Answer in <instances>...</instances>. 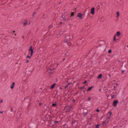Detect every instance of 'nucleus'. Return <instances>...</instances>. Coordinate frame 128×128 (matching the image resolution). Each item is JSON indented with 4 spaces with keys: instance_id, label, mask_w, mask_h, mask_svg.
<instances>
[{
    "instance_id": "obj_6",
    "label": "nucleus",
    "mask_w": 128,
    "mask_h": 128,
    "mask_svg": "<svg viewBox=\"0 0 128 128\" xmlns=\"http://www.w3.org/2000/svg\"><path fill=\"white\" fill-rule=\"evenodd\" d=\"M94 8L92 7L91 9L90 13L92 15H94Z\"/></svg>"
},
{
    "instance_id": "obj_33",
    "label": "nucleus",
    "mask_w": 128,
    "mask_h": 128,
    "mask_svg": "<svg viewBox=\"0 0 128 128\" xmlns=\"http://www.w3.org/2000/svg\"><path fill=\"white\" fill-rule=\"evenodd\" d=\"M111 116H108V119H110V117Z\"/></svg>"
},
{
    "instance_id": "obj_24",
    "label": "nucleus",
    "mask_w": 128,
    "mask_h": 128,
    "mask_svg": "<svg viewBox=\"0 0 128 128\" xmlns=\"http://www.w3.org/2000/svg\"><path fill=\"white\" fill-rule=\"evenodd\" d=\"M65 16L64 15H62V17L63 18V19H64L65 18Z\"/></svg>"
},
{
    "instance_id": "obj_4",
    "label": "nucleus",
    "mask_w": 128,
    "mask_h": 128,
    "mask_svg": "<svg viewBox=\"0 0 128 128\" xmlns=\"http://www.w3.org/2000/svg\"><path fill=\"white\" fill-rule=\"evenodd\" d=\"M118 103V101L115 100H114L112 104L114 107H115L117 106V104Z\"/></svg>"
},
{
    "instance_id": "obj_39",
    "label": "nucleus",
    "mask_w": 128,
    "mask_h": 128,
    "mask_svg": "<svg viewBox=\"0 0 128 128\" xmlns=\"http://www.w3.org/2000/svg\"><path fill=\"white\" fill-rule=\"evenodd\" d=\"M72 84V83H68V85L69 84Z\"/></svg>"
},
{
    "instance_id": "obj_13",
    "label": "nucleus",
    "mask_w": 128,
    "mask_h": 128,
    "mask_svg": "<svg viewBox=\"0 0 128 128\" xmlns=\"http://www.w3.org/2000/svg\"><path fill=\"white\" fill-rule=\"evenodd\" d=\"M76 122H77V121L76 120H75L74 121H72V125L73 124H75Z\"/></svg>"
},
{
    "instance_id": "obj_27",
    "label": "nucleus",
    "mask_w": 128,
    "mask_h": 128,
    "mask_svg": "<svg viewBox=\"0 0 128 128\" xmlns=\"http://www.w3.org/2000/svg\"><path fill=\"white\" fill-rule=\"evenodd\" d=\"M36 13V10H35L34 12H33L32 14H35Z\"/></svg>"
},
{
    "instance_id": "obj_47",
    "label": "nucleus",
    "mask_w": 128,
    "mask_h": 128,
    "mask_svg": "<svg viewBox=\"0 0 128 128\" xmlns=\"http://www.w3.org/2000/svg\"><path fill=\"white\" fill-rule=\"evenodd\" d=\"M2 112H2V111H1L0 112V113L1 114H2Z\"/></svg>"
},
{
    "instance_id": "obj_32",
    "label": "nucleus",
    "mask_w": 128,
    "mask_h": 128,
    "mask_svg": "<svg viewBox=\"0 0 128 128\" xmlns=\"http://www.w3.org/2000/svg\"><path fill=\"white\" fill-rule=\"evenodd\" d=\"M11 112H13V108H11Z\"/></svg>"
},
{
    "instance_id": "obj_9",
    "label": "nucleus",
    "mask_w": 128,
    "mask_h": 128,
    "mask_svg": "<svg viewBox=\"0 0 128 128\" xmlns=\"http://www.w3.org/2000/svg\"><path fill=\"white\" fill-rule=\"evenodd\" d=\"M15 83L14 82H13L12 83V84L11 85V87H10V88L11 89H12L14 88V85H15Z\"/></svg>"
},
{
    "instance_id": "obj_34",
    "label": "nucleus",
    "mask_w": 128,
    "mask_h": 128,
    "mask_svg": "<svg viewBox=\"0 0 128 128\" xmlns=\"http://www.w3.org/2000/svg\"><path fill=\"white\" fill-rule=\"evenodd\" d=\"M114 90H116V86H114Z\"/></svg>"
},
{
    "instance_id": "obj_44",
    "label": "nucleus",
    "mask_w": 128,
    "mask_h": 128,
    "mask_svg": "<svg viewBox=\"0 0 128 128\" xmlns=\"http://www.w3.org/2000/svg\"><path fill=\"white\" fill-rule=\"evenodd\" d=\"M82 91H83V92L84 93L85 92V91L84 90H83Z\"/></svg>"
},
{
    "instance_id": "obj_35",
    "label": "nucleus",
    "mask_w": 128,
    "mask_h": 128,
    "mask_svg": "<svg viewBox=\"0 0 128 128\" xmlns=\"http://www.w3.org/2000/svg\"><path fill=\"white\" fill-rule=\"evenodd\" d=\"M28 62H29V61H28V60H26V63H28Z\"/></svg>"
},
{
    "instance_id": "obj_7",
    "label": "nucleus",
    "mask_w": 128,
    "mask_h": 128,
    "mask_svg": "<svg viewBox=\"0 0 128 128\" xmlns=\"http://www.w3.org/2000/svg\"><path fill=\"white\" fill-rule=\"evenodd\" d=\"M94 86H92L91 87L88 88L86 90L88 92L90 91L92 89V88Z\"/></svg>"
},
{
    "instance_id": "obj_46",
    "label": "nucleus",
    "mask_w": 128,
    "mask_h": 128,
    "mask_svg": "<svg viewBox=\"0 0 128 128\" xmlns=\"http://www.w3.org/2000/svg\"><path fill=\"white\" fill-rule=\"evenodd\" d=\"M65 60V58H64L63 59V60H63V61H64V60Z\"/></svg>"
},
{
    "instance_id": "obj_16",
    "label": "nucleus",
    "mask_w": 128,
    "mask_h": 128,
    "mask_svg": "<svg viewBox=\"0 0 128 128\" xmlns=\"http://www.w3.org/2000/svg\"><path fill=\"white\" fill-rule=\"evenodd\" d=\"M74 12H71V17L72 16H74Z\"/></svg>"
},
{
    "instance_id": "obj_45",
    "label": "nucleus",
    "mask_w": 128,
    "mask_h": 128,
    "mask_svg": "<svg viewBox=\"0 0 128 128\" xmlns=\"http://www.w3.org/2000/svg\"><path fill=\"white\" fill-rule=\"evenodd\" d=\"M116 86H117L118 85V84L116 83Z\"/></svg>"
},
{
    "instance_id": "obj_36",
    "label": "nucleus",
    "mask_w": 128,
    "mask_h": 128,
    "mask_svg": "<svg viewBox=\"0 0 128 128\" xmlns=\"http://www.w3.org/2000/svg\"><path fill=\"white\" fill-rule=\"evenodd\" d=\"M42 104L41 103H40L39 104V106H41Z\"/></svg>"
},
{
    "instance_id": "obj_25",
    "label": "nucleus",
    "mask_w": 128,
    "mask_h": 128,
    "mask_svg": "<svg viewBox=\"0 0 128 128\" xmlns=\"http://www.w3.org/2000/svg\"><path fill=\"white\" fill-rule=\"evenodd\" d=\"M52 25H50V26H49V28L50 29L51 28H52Z\"/></svg>"
},
{
    "instance_id": "obj_12",
    "label": "nucleus",
    "mask_w": 128,
    "mask_h": 128,
    "mask_svg": "<svg viewBox=\"0 0 128 128\" xmlns=\"http://www.w3.org/2000/svg\"><path fill=\"white\" fill-rule=\"evenodd\" d=\"M28 23V21L27 20H26L25 21V22L23 24V26H26V25Z\"/></svg>"
},
{
    "instance_id": "obj_11",
    "label": "nucleus",
    "mask_w": 128,
    "mask_h": 128,
    "mask_svg": "<svg viewBox=\"0 0 128 128\" xmlns=\"http://www.w3.org/2000/svg\"><path fill=\"white\" fill-rule=\"evenodd\" d=\"M56 84L55 83H54V84H52L50 88V89H53L55 87V85Z\"/></svg>"
},
{
    "instance_id": "obj_30",
    "label": "nucleus",
    "mask_w": 128,
    "mask_h": 128,
    "mask_svg": "<svg viewBox=\"0 0 128 128\" xmlns=\"http://www.w3.org/2000/svg\"><path fill=\"white\" fill-rule=\"evenodd\" d=\"M87 82V80H85V81L84 82V84H86Z\"/></svg>"
},
{
    "instance_id": "obj_61",
    "label": "nucleus",
    "mask_w": 128,
    "mask_h": 128,
    "mask_svg": "<svg viewBox=\"0 0 128 128\" xmlns=\"http://www.w3.org/2000/svg\"><path fill=\"white\" fill-rule=\"evenodd\" d=\"M127 47H128V45L127 46Z\"/></svg>"
},
{
    "instance_id": "obj_17",
    "label": "nucleus",
    "mask_w": 128,
    "mask_h": 128,
    "mask_svg": "<svg viewBox=\"0 0 128 128\" xmlns=\"http://www.w3.org/2000/svg\"><path fill=\"white\" fill-rule=\"evenodd\" d=\"M52 106L53 107L55 106H56V104L55 103H53L52 104Z\"/></svg>"
},
{
    "instance_id": "obj_60",
    "label": "nucleus",
    "mask_w": 128,
    "mask_h": 128,
    "mask_svg": "<svg viewBox=\"0 0 128 128\" xmlns=\"http://www.w3.org/2000/svg\"><path fill=\"white\" fill-rule=\"evenodd\" d=\"M116 127V126L114 127V128H115V127Z\"/></svg>"
},
{
    "instance_id": "obj_31",
    "label": "nucleus",
    "mask_w": 128,
    "mask_h": 128,
    "mask_svg": "<svg viewBox=\"0 0 128 128\" xmlns=\"http://www.w3.org/2000/svg\"><path fill=\"white\" fill-rule=\"evenodd\" d=\"M96 111L98 112H99V109H97L96 110Z\"/></svg>"
},
{
    "instance_id": "obj_3",
    "label": "nucleus",
    "mask_w": 128,
    "mask_h": 128,
    "mask_svg": "<svg viewBox=\"0 0 128 128\" xmlns=\"http://www.w3.org/2000/svg\"><path fill=\"white\" fill-rule=\"evenodd\" d=\"M120 35V33L119 31L117 32L116 34L114 36L113 40L114 41L116 40V36H119Z\"/></svg>"
},
{
    "instance_id": "obj_51",
    "label": "nucleus",
    "mask_w": 128,
    "mask_h": 128,
    "mask_svg": "<svg viewBox=\"0 0 128 128\" xmlns=\"http://www.w3.org/2000/svg\"><path fill=\"white\" fill-rule=\"evenodd\" d=\"M64 20L65 21H66V19H64Z\"/></svg>"
},
{
    "instance_id": "obj_40",
    "label": "nucleus",
    "mask_w": 128,
    "mask_h": 128,
    "mask_svg": "<svg viewBox=\"0 0 128 128\" xmlns=\"http://www.w3.org/2000/svg\"><path fill=\"white\" fill-rule=\"evenodd\" d=\"M3 102V100H1L0 102Z\"/></svg>"
},
{
    "instance_id": "obj_53",
    "label": "nucleus",
    "mask_w": 128,
    "mask_h": 128,
    "mask_svg": "<svg viewBox=\"0 0 128 128\" xmlns=\"http://www.w3.org/2000/svg\"><path fill=\"white\" fill-rule=\"evenodd\" d=\"M101 89H100L99 90V91H101Z\"/></svg>"
},
{
    "instance_id": "obj_48",
    "label": "nucleus",
    "mask_w": 128,
    "mask_h": 128,
    "mask_svg": "<svg viewBox=\"0 0 128 128\" xmlns=\"http://www.w3.org/2000/svg\"><path fill=\"white\" fill-rule=\"evenodd\" d=\"M70 109H69V110H68V112L70 111Z\"/></svg>"
},
{
    "instance_id": "obj_29",
    "label": "nucleus",
    "mask_w": 128,
    "mask_h": 128,
    "mask_svg": "<svg viewBox=\"0 0 128 128\" xmlns=\"http://www.w3.org/2000/svg\"><path fill=\"white\" fill-rule=\"evenodd\" d=\"M91 100V98L90 97H89L88 99V101H90Z\"/></svg>"
},
{
    "instance_id": "obj_19",
    "label": "nucleus",
    "mask_w": 128,
    "mask_h": 128,
    "mask_svg": "<svg viewBox=\"0 0 128 128\" xmlns=\"http://www.w3.org/2000/svg\"><path fill=\"white\" fill-rule=\"evenodd\" d=\"M88 114L87 112H84V117H85Z\"/></svg>"
},
{
    "instance_id": "obj_50",
    "label": "nucleus",
    "mask_w": 128,
    "mask_h": 128,
    "mask_svg": "<svg viewBox=\"0 0 128 128\" xmlns=\"http://www.w3.org/2000/svg\"><path fill=\"white\" fill-rule=\"evenodd\" d=\"M109 76L110 77V76H111L110 75V74H109Z\"/></svg>"
},
{
    "instance_id": "obj_57",
    "label": "nucleus",
    "mask_w": 128,
    "mask_h": 128,
    "mask_svg": "<svg viewBox=\"0 0 128 128\" xmlns=\"http://www.w3.org/2000/svg\"><path fill=\"white\" fill-rule=\"evenodd\" d=\"M66 53L65 54V55H66Z\"/></svg>"
},
{
    "instance_id": "obj_14",
    "label": "nucleus",
    "mask_w": 128,
    "mask_h": 128,
    "mask_svg": "<svg viewBox=\"0 0 128 128\" xmlns=\"http://www.w3.org/2000/svg\"><path fill=\"white\" fill-rule=\"evenodd\" d=\"M116 14H117L116 17H117L118 18L119 17V16H120V14L119 12L118 11H117L116 12Z\"/></svg>"
},
{
    "instance_id": "obj_26",
    "label": "nucleus",
    "mask_w": 128,
    "mask_h": 128,
    "mask_svg": "<svg viewBox=\"0 0 128 128\" xmlns=\"http://www.w3.org/2000/svg\"><path fill=\"white\" fill-rule=\"evenodd\" d=\"M124 71L123 70H122L121 71V73L122 74H123L124 73Z\"/></svg>"
},
{
    "instance_id": "obj_41",
    "label": "nucleus",
    "mask_w": 128,
    "mask_h": 128,
    "mask_svg": "<svg viewBox=\"0 0 128 128\" xmlns=\"http://www.w3.org/2000/svg\"><path fill=\"white\" fill-rule=\"evenodd\" d=\"M87 112V111H86V110H84V112Z\"/></svg>"
},
{
    "instance_id": "obj_15",
    "label": "nucleus",
    "mask_w": 128,
    "mask_h": 128,
    "mask_svg": "<svg viewBox=\"0 0 128 128\" xmlns=\"http://www.w3.org/2000/svg\"><path fill=\"white\" fill-rule=\"evenodd\" d=\"M100 125L99 124H97L96 126V128H100L99 127Z\"/></svg>"
},
{
    "instance_id": "obj_38",
    "label": "nucleus",
    "mask_w": 128,
    "mask_h": 128,
    "mask_svg": "<svg viewBox=\"0 0 128 128\" xmlns=\"http://www.w3.org/2000/svg\"><path fill=\"white\" fill-rule=\"evenodd\" d=\"M74 102L75 101V100H73L72 101V102Z\"/></svg>"
},
{
    "instance_id": "obj_8",
    "label": "nucleus",
    "mask_w": 128,
    "mask_h": 128,
    "mask_svg": "<svg viewBox=\"0 0 128 128\" xmlns=\"http://www.w3.org/2000/svg\"><path fill=\"white\" fill-rule=\"evenodd\" d=\"M108 122H106V121H104L103 122L102 124L104 126H105L108 123Z\"/></svg>"
},
{
    "instance_id": "obj_62",
    "label": "nucleus",
    "mask_w": 128,
    "mask_h": 128,
    "mask_svg": "<svg viewBox=\"0 0 128 128\" xmlns=\"http://www.w3.org/2000/svg\"><path fill=\"white\" fill-rule=\"evenodd\" d=\"M40 89L42 90V88H40Z\"/></svg>"
},
{
    "instance_id": "obj_10",
    "label": "nucleus",
    "mask_w": 128,
    "mask_h": 128,
    "mask_svg": "<svg viewBox=\"0 0 128 128\" xmlns=\"http://www.w3.org/2000/svg\"><path fill=\"white\" fill-rule=\"evenodd\" d=\"M102 74H99L98 77V79H100V78H101L102 77Z\"/></svg>"
},
{
    "instance_id": "obj_21",
    "label": "nucleus",
    "mask_w": 128,
    "mask_h": 128,
    "mask_svg": "<svg viewBox=\"0 0 128 128\" xmlns=\"http://www.w3.org/2000/svg\"><path fill=\"white\" fill-rule=\"evenodd\" d=\"M59 122H59V121H57L56 120H55L54 122V124H56L57 123H59Z\"/></svg>"
},
{
    "instance_id": "obj_42",
    "label": "nucleus",
    "mask_w": 128,
    "mask_h": 128,
    "mask_svg": "<svg viewBox=\"0 0 128 128\" xmlns=\"http://www.w3.org/2000/svg\"><path fill=\"white\" fill-rule=\"evenodd\" d=\"M62 22H60V24H62Z\"/></svg>"
},
{
    "instance_id": "obj_20",
    "label": "nucleus",
    "mask_w": 128,
    "mask_h": 128,
    "mask_svg": "<svg viewBox=\"0 0 128 128\" xmlns=\"http://www.w3.org/2000/svg\"><path fill=\"white\" fill-rule=\"evenodd\" d=\"M116 96H115L114 95H113L112 96V98L113 99L115 98L116 97Z\"/></svg>"
},
{
    "instance_id": "obj_18",
    "label": "nucleus",
    "mask_w": 128,
    "mask_h": 128,
    "mask_svg": "<svg viewBox=\"0 0 128 128\" xmlns=\"http://www.w3.org/2000/svg\"><path fill=\"white\" fill-rule=\"evenodd\" d=\"M54 70V69L53 68H48L47 69V70H50V71L53 70Z\"/></svg>"
},
{
    "instance_id": "obj_22",
    "label": "nucleus",
    "mask_w": 128,
    "mask_h": 128,
    "mask_svg": "<svg viewBox=\"0 0 128 128\" xmlns=\"http://www.w3.org/2000/svg\"><path fill=\"white\" fill-rule=\"evenodd\" d=\"M112 52V50H109L108 51V52L109 53H111Z\"/></svg>"
},
{
    "instance_id": "obj_54",
    "label": "nucleus",
    "mask_w": 128,
    "mask_h": 128,
    "mask_svg": "<svg viewBox=\"0 0 128 128\" xmlns=\"http://www.w3.org/2000/svg\"><path fill=\"white\" fill-rule=\"evenodd\" d=\"M14 34V35L15 36H16V34Z\"/></svg>"
},
{
    "instance_id": "obj_1",
    "label": "nucleus",
    "mask_w": 128,
    "mask_h": 128,
    "mask_svg": "<svg viewBox=\"0 0 128 128\" xmlns=\"http://www.w3.org/2000/svg\"><path fill=\"white\" fill-rule=\"evenodd\" d=\"M73 36L72 35L70 36V35H68L66 36L65 38V42H67L68 41H70L72 38Z\"/></svg>"
},
{
    "instance_id": "obj_2",
    "label": "nucleus",
    "mask_w": 128,
    "mask_h": 128,
    "mask_svg": "<svg viewBox=\"0 0 128 128\" xmlns=\"http://www.w3.org/2000/svg\"><path fill=\"white\" fill-rule=\"evenodd\" d=\"M34 49H32V46H31L30 48V49L28 50V52L29 53L30 52V51H31V53H30V56H29L28 55L27 56V58H30L33 55V54L34 52Z\"/></svg>"
},
{
    "instance_id": "obj_55",
    "label": "nucleus",
    "mask_w": 128,
    "mask_h": 128,
    "mask_svg": "<svg viewBox=\"0 0 128 128\" xmlns=\"http://www.w3.org/2000/svg\"><path fill=\"white\" fill-rule=\"evenodd\" d=\"M30 22H29L28 23V24H30Z\"/></svg>"
},
{
    "instance_id": "obj_37",
    "label": "nucleus",
    "mask_w": 128,
    "mask_h": 128,
    "mask_svg": "<svg viewBox=\"0 0 128 128\" xmlns=\"http://www.w3.org/2000/svg\"><path fill=\"white\" fill-rule=\"evenodd\" d=\"M68 86V85L66 86H65V87H64V88H66Z\"/></svg>"
},
{
    "instance_id": "obj_5",
    "label": "nucleus",
    "mask_w": 128,
    "mask_h": 128,
    "mask_svg": "<svg viewBox=\"0 0 128 128\" xmlns=\"http://www.w3.org/2000/svg\"><path fill=\"white\" fill-rule=\"evenodd\" d=\"M84 14H82L80 12L79 13H78L77 15V17L80 18L81 19H82V16Z\"/></svg>"
},
{
    "instance_id": "obj_43",
    "label": "nucleus",
    "mask_w": 128,
    "mask_h": 128,
    "mask_svg": "<svg viewBox=\"0 0 128 128\" xmlns=\"http://www.w3.org/2000/svg\"><path fill=\"white\" fill-rule=\"evenodd\" d=\"M59 88L61 90L62 89V88L61 87H60Z\"/></svg>"
},
{
    "instance_id": "obj_49",
    "label": "nucleus",
    "mask_w": 128,
    "mask_h": 128,
    "mask_svg": "<svg viewBox=\"0 0 128 128\" xmlns=\"http://www.w3.org/2000/svg\"><path fill=\"white\" fill-rule=\"evenodd\" d=\"M36 102H39V100H37Z\"/></svg>"
},
{
    "instance_id": "obj_23",
    "label": "nucleus",
    "mask_w": 128,
    "mask_h": 128,
    "mask_svg": "<svg viewBox=\"0 0 128 128\" xmlns=\"http://www.w3.org/2000/svg\"><path fill=\"white\" fill-rule=\"evenodd\" d=\"M108 113L110 114L109 116H111V115L112 114V112H110V111H109L108 112Z\"/></svg>"
},
{
    "instance_id": "obj_52",
    "label": "nucleus",
    "mask_w": 128,
    "mask_h": 128,
    "mask_svg": "<svg viewBox=\"0 0 128 128\" xmlns=\"http://www.w3.org/2000/svg\"><path fill=\"white\" fill-rule=\"evenodd\" d=\"M13 32H15V30H14L13 31Z\"/></svg>"
},
{
    "instance_id": "obj_56",
    "label": "nucleus",
    "mask_w": 128,
    "mask_h": 128,
    "mask_svg": "<svg viewBox=\"0 0 128 128\" xmlns=\"http://www.w3.org/2000/svg\"><path fill=\"white\" fill-rule=\"evenodd\" d=\"M32 16H34V14H33V15H32Z\"/></svg>"
},
{
    "instance_id": "obj_59",
    "label": "nucleus",
    "mask_w": 128,
    "mask_h": 128,
    "mask_svg": "<svg viewBox=\"0 0 128 128\" xmlns=\"http://www.w3.org/2000/svg\"><path fill=\"white\" fill-rule=\"evenodd\" d=\"M116 127V126L114 127V128H115V127Z\"/></svg>"
},
{
    "instance_id": "obj_58",
    "label": "nucleus",
    "mask_w": 128,
    "mask_h": 128,
    "mask_svg": "<svg viewBox=\"0 0 128 128\" xmlns=\"http://www.w3.org/2000/svg\"><path fill=\"white\" fill-rule=\"evenodd\" d=\"M115 80H114V82H115Z\"/></svg>"
},
{
    "instance_id": "obj_28",
    "label": "nucleus",
    "mask_w": 128,
    "mask_h": 128,
    "mask_svg": "<svg viewBox=\"0 0 128 128\" xmlns=\"http://www.w3.org/2000/svg\"><path fill=\"white\" fill-rule=\"evenodd\" d=\"M80 89H81L82 90V89H83L84 88V87L82 86V87H80Z\"/></svg>"
}]
</instances>
